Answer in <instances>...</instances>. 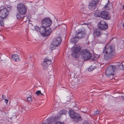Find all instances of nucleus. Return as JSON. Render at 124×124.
I'll use <instances>...</instances> for the list:
<instances>
[{"instance_id": "1", "label": "nucleus", "mask_w": 124, "mask_h": 124, "mask_svg": "<svg viewBox=\"0 0 124 124\" xmlns=\"http://www.w3.org/2000/svg\"><path fill=\"white\" fill-rule=\"evenodd\" d=\"M102 53L104 54V59L106 61H109L112 59L116 54L115 47L107 45L103 49Z\"/></svg>"}, {"instance_id": "2", "label": "nucleus", "mask_w": 124, "mask_h": 124, "mask_svg": "<svg viewBox=\"0 0 124 124\" xmlns=\"http://www.w3.org/2000/svg\"><path fill=\"white\" fill-rule=\"evenodd\" d=\"M34 29L37 31L39 32L41 35L44 37L48 36L52 32L51 29H47V28L43 26L40 28L37 26H35Z\"/></svg>"}, {"instance_id": "3", "label": "nucleus", "mask_w": 124, "mask_h": 124, "mask_svg": "<svg viewBox=\"0 0 124 124\" xmlns=\"http://www.w3.org/2000/svg\"><path fill=\"white\" fill-rule=\"evenodd\" d=\"M80 53L82 58L85 61L89 60L92 57L91 54L87 49H84Z\"/></svg>"}, {"instance_id": "4", "label": "nucleus", "mask_w": 124, "mask_h": 124, "mask_svg": "<svg viewBox=\"0 0 124 124\" xmlns=\"http://www.w3.org/2000/svg\"><path fill=\"white\" fill-rule=\"evenodd\" d=\"M52 21L51 19L49 17H47L43 19L41 22L42 26H43L47 29H51L50 26L51 25Z\"/></svg>"}, {"instance_id": "5", "label": "nucleus", "mask_w": 124, "mask_h": 124, "mask_svg": "<svg viewBox=\"0 0 124 124\" xmlns=\"http://www.w3.org/2000/svg\"><path fill=\"white\" fill-rule=\"evenodd\" d=\"M17 9L19 13L22 15H25L27 10L24 5L22 3L18 4L17 6Z\"/></svg>"}, {"instance_id": "6", "label": "nucleus", "mask_w": 124, "mask_h": 124, "mask_svg": "<svg viewBox=\"0 0 124 124\" xmlns=\"http://www.w3.org/2000/svg\"><path fill=\"white\" fill-rule=\"evenodd\" d=\"M81 48V46H78L75 47L73 49L71 54L72 57L75 58H78L79 56L80 51Z\"/></svg>"}, {"instance_id": "7", "label": "nucleus", "mask_w": 124, "mask_h": 124, "mask_svg": "<svg viewBox=\"0 0 124 124\" xmlns=\"http://www.w3.org/2000/svg\"><path fill=\"white\" fill-rule=\"evenodd\" d=\"M115 69L112 65H109L107 67L105 71V73L108 77L114 75V73Z\"/></svg>"}, {"instance_id": "8", "label": "nucleus", "mask_w": 124, "mask_h": 124, "mask_svg": "<svg viewBox=\"0 0 124 124\" xmlns=\"http://www.w3.org/2000/svg\"><path fill=\"white\" fill-rule=\"evenodd\" d=\"M9 13L8 10L6 8L3 9L0 8V17L1 18H5L7 17Z\"/></svg>"}, {"instance_id": "9", "label": "nucleus", "mask_w": 124, "mask_h": 124, "mask_svg": "<svg viewBox=\"0 0 124 124\" xmlns=\"http://www.w3.org/2000/svg\"><path fill=\"white\" fill-rule=\"evenodd\" d=\"M98 28L101 30H105L108 28V25L105 21L101 20L98 23Z\"/></svg>"}, {"instance_id": "10", "label": "nucleus", "mask_w": 124, "mask_h": 124, "mask_svg": "<svg viewBox=\"0 0 124 124\" xmlns=\"http://www.w3.org/2000/svg\"><path fill=\"white\" fill-rule=\"evenodd\" d=\"M99 0H93L89 3L88 5L89 8L91 10H94Z\"/></svg>"}, {"instance_id": "11", "label": "nucleus", "mask_w": 124, "mask_h": 124, "mask_svg": "<svg viewBox=\"0 0 124 124\" xmlns=\"http://www.w3.org/2000/svg\"><path fill=\"white\" fill-rule=\"evenodd\" d=\"M101 17L105 20H109L111 17L109 15V12L107 11L103 10L101 12Z\"/></svg>"}, {"instance_id": "12", "label": "nucleus", "mask_w": 124, "mask_h": 124, "mask_svg": "<svg viewBox=\"0 0 124 124\" xmlns=\"http://www.w3.org/2000/svg\"><path fill=\"white\" fill-rule=\"evenodd\" d=\"M51 63V59H49L48 57H46L44 60L42 64L43 68L44 69L47 68L48 65Z\"/></svg>"}, {"instance_id": "13", "label": "nucleus", "mask_w": 124, "mask_h": 124, "mask_svg": "<svg viewBox=\"0 0 124 124\" xmlns=\"http://www.w3.org/2000/svg\"><path fill=\"white\" fill-rule=\"evenodd\" d=\"M62 41V39L59 37H57L53 39V44L56 46H58L60 45Z\"/></svg>"}, {"instance_id": "14", "label": "nucleus", "mask_w": 124, "mask_h": 124, "mask_svg": "<svg viewBox=\"0 0 124 124\" xmlns=\"http://www.w3.org/2000/svg\"><path fill=\"white\" fill-rule=\"evenodd\" d=\"M93 31V33L95 37H99L102 34L101 31V30L99 28L94 29Z\"/></svg>"}, {"instance_id": "15", "label": "nucleus", "mask_w": 124, "mask_h": 124, "mask_svg": "<svg viewBox=\"0 0 124 124\" xmlns=\"http://www.w3.org/2000/svg\"><path fill=\"white\" fill-rule=\"evenodd\" d=\"M86 34V32L85 31H80L77 32L76 35V36L78 37L79 39H82L85 37Z\"/></svg>"}, {"instance_id": "16", "label": "nucleus", "mask_w": 124, "mask_h": 124, "mask_svg": "<svg viewBox=\"0 0 124 124\" xmlns=\"http://www.w3.org/2000/svg\"><path fill=\"white\" fill-rule=\"evenodd\" d=\"M72 119H73L76 122H78L80 121H81L82 119L79 114L76 113L73 118H72Z\"/></svg>"}, {"instance_id": "17", "label": "nucleus", "mask_w": 124, "mask_h": 124, "mask_svg": "<svg viewBox=\"0 0 124 124\" xmlns=\"http://www.w3.org/2000/svg\"><path fill=\"white\" fill-rule=\"evenodd\" d=\"M55 117L53 116H51L49 117L47 120V122L49 124H50L52 122L54 121Z\"/></svg>"}, {"instance_id": "18", "label": "nucleus", "mask_w": 124, "mask_h": 124, "mask_svg": "<svg viewBox=\"0 0 124 124\" xmlns=\"http://www.w3.org/2000/svg\"><path fill=\"white\" fill-rule=\"evenodd\" d=\"M13 60L16 61H18L20 60V59L19 58L18 55L17 54H13L12 57Z\"/></svg>"}, {"instance_id": "19", "label": "nucleus", "mask_w": 124, "mask_h": 124, "mask_svg": "<svg viewBox=\"0 0 124 124\" xmlns=\"http://www.w3.org/2000/svg\"><path fill=\"white\" fill-rule=\"evenodd\" d=\"M68 113L70 117L72 119V118L74 117V116L77 113L73 110H71L69 111Z\"/></svg>"}, {"instance_id": "20", "label": "nucleus", "mask_w": 124, "mask_h": 124, "mask_svg": "<svg viewBox=\"0 0 124 124\" xmlns=\"http://www.w3.org/2000/svg\"><path fill=\"white\" fill-rule=\"evenodd\" d=\"M78 40L79 38L76 36V35L73 38H72L71 39V42L75 44L77 43Z\"/></svg>"}, {"instance_id": "21", "label": "nucleus", "mask_w": 124, "mask_h": 124, "mask_svg": "<svg viewBox=\"0 0 124 124\" xmlns=\"http://www.w3.org/2000/svg\"><path fill=\"white\" fill-rule=\"evenodd\" d=\"M94 15L95 16L101 17V12L98 10H96L94 11Z\"/></svg>"}, {"instance_id": "22", "label": "nucleus", "mask_w": 124, "mask_h": 124, "mask_svg": "<svg viewBox=\"0 0 124 124\" xmlns=\"http://www.w3.org/2000/svg\"><path fill=\"white\" fill-rule=\"evenodd\" d=\"M67 111L65 109H62L60 111L59 113L60 115V116H61V115H65Z\"/></svg>"}, {"instance_id": "23", "label": "nucleus", "mask_w": 124, "mask_h": 124, "mask_svg": "<svg viewBox=\"0 0 124 124\" xmlns=\"http://www.w3.org/2000/svg\"><path fill=\"white\" fill-rule=\"evenodd\" d=\"M116 65H113V66L114 67V68H115V69H116L119 66H120V65L122 64V62H121V63L118 62L116 63Z\"/></svg>"}, {"instance_id": "24", "label": "nucleus", "mask_w": 124, "mask_h": 124, "mask_svg": "<svg viewBox=\"0 0 124 124\" xmlns=\"http://www.w3.org/2000/svg\"><path fill=\"white\" fill-rule=\"evenodd\" d=\"M119 66L118 68H117L116 69H117L119 70H124V65L122 63Z\"/></svg>"}, {"instance_id": "25", "label": "nucleus", "mask_w": 124, "mask_h": 124, "mask_svg": "<svg viewBox=\"0 0 124 124\" xmlns=\"http://www.w3.org/2000/svg\"><path fill=\"white\" fill-rule=\"evenodd\" d=\"M53 44V43L52 44H51L50 46V49L51 50H53L54 49H55L56 47H57L56 46H55Z\"/></svg>"}, {"instance_id": "26", "label": "nucleus", "mask_w": 124, "mask_h": 124, "mask_svg": "<svg viewBox=\"0 0 124 124\" xmlns=\"http://www.w3.org/2000/svg\"><path fill=\"white\" fill-rule=\"evenodd\" d=\"M35 94L38 96L39 95V94H40L41 95H43V94L42 93H41V91L40 90H39L36 91L35 93Z\"/></svg>"}, {"instance_id": "27", "label": "nucleus", "mask_w": 124, "mask_h": 124, "mask_svg": "<svg viewBox=\"0 0 124 124\" xmlns=\"http://www.w3.org/2000/svg\"><path fill=\"white\" fill-rule=\"evenodd\" d=\"M3 18H1L0 19V25L1 27H3L4 26V23L3 20Z\"/></svg>"}, {"instance_id": "28", "label": "nucleus", "mask_w": 124, "mask_h": 124, "mask_svg": "<svg viewBox=\"0 0 124 124\" xmlns=\"http://www.w3.org/2000/svg\"><path fill=\"white\" fill-rule=\"evenodd\" d=\"M96 67H93L92 66L90 67L89 68L88 70L90 71H93V70L95 69Z\"/></svg>"}, {"instance_id": "29", "label": "nucleus", "mask_w": 124, "mask_h": 124, "mask_svg": "<svg viewBox=\"0 0 124 124\" xmlns=\"http://www.w3.org/2000/svg\"><path fill=\"white\" fill-rule=\"evenodd\" d=\"M108 4L107 3V4L105 5V8L106 9L108 10L109 9V8L108 6Z\"/></svg>"}, {"instance_id": "30", "label": "nucleus", "mask_w": 124, "mask_h": 124, "mask_svg": "<svg viewBox=\"0 0 124 124\" xmlns=\"http://www.w3.org/2000/svg\"><path fill=\"white\" fill-rule=\"evenodd\" d=\"M54 29L56 28V27L58 26H59V25L57 23H56L54 24Z\"/></svg>"}, {"instance_id": "31", "label": "nucleus", "mask_w": 124, "mask_h": 124, "mask_svg": "<svg viewBox=\"0 0 124 124\" xmlns=\"http://www.w3.org/2000/svg\"><path fill=\"white\" fill-rule=\"evenodd\" d=\"M32 99L31 97H29L27 98V100L28 101H32Z\"/></svg>"}, {"instance_id": "32", "label": "nucleus", "mask_w": 124, "mask_h": 124, "mask_svg": "<svg viewBox=\"0 0 124 124\" xmlns=\"http://www.w3.org/2000/svg\"><path fill=\"white\" fill-rule=\"evenodd\" d=\"M99 112V111H98L97 110H95L94 111V114L95 115H98V114Z\"/></svg>"}, {"instance_id": "33", "label": "nucleus", "mask_w": 124, "mask_h": 124, "mask_svg": "<svg viewBox=\"0 0 124 124\" xmlns=\"http://www.w3.org/2000/svg\"><path fill=\"white\" fill-rule=\"evenodd\" d=\"M17 19H20L21 18V17L19 14H17L16 15Z\"/></svg>"}, {"instance_id": "34", "label": "nucleus", "mask_w": 124, "mask_h": 124, "mask_svg": "<svg viewBox=\"0 0 124 124\" xmlns=\"http://www.w3.org/2000/svg\"><path fill=\"white\" fill-rule=\"evenodd\" d=\"M54 124H64L63 123H62L61 122H57L56 123H55Z\"/></svg>"}, {"instance_id": "35", "label": "nucleus", "mask_w": 124, "mask_h": 124, "mask_svg": "<svg viewBox=\"0 0 124 124\" xmlns=\"http://www.w3.org/2000/svg\"><path fill=\"white\" fill-rule=\"evenodd\" d=\"M4 100L5 103L7 104L8 102V100H7L5 99Z\"/></svg>"}, {"instance_id": "36", "label": "nucleus", "mask_w": 124, "mask_h": 124, "mask_svg": "<svg viewBox=\"0 0 124 124\" xmlns=\"http://www.w3.org/2000/svg\"><path fill=\"white\" fill-rule=\"evenodd\" d=\"M5 95H2V98L3 99H5Z\"/></svg>"}, {"instance_id": "37", "label": "nucleus", "mask_w": 124, "mask_h": 124, "mask_svg": "<svg viewBox=\"0 0 124 124\" xmlns=\"http://www.w3.org/2000/svg\"><path fill=\"white\" fill-rule=\"evenodd\" d=\"M57 119H59V118H60V116H59L58 115V116H57Z\"/></svg>"}, {"instance_id": "38", "label": "nucleus", "mask_w": 124, "mask_h": 124, "mask_svg": "<svg viewBox=\"0 0 124 124\" xmlns=\"http://www.w3.org/2000/svg\"><path fill=\"white\" fill-rule=\"evenodd\" d=\"M122 97L123 99L124 100V94L122 96Z\"/></svg>"}, {"instance_id": "39", "label": "nucleus", "mask_w": 124, "mask_h": 124, "mask_svg": "<svg viewBox=\"0 0 124 124\" xmlns=\"http://www.w3.org/2000/svg\"><path fill=\"white\" fill-rule=\"evenodd\" d=\"M8 8H11V6H9V7H8Z\"/></svg>"}, {"instance_id": "40", "label": "nucleus", "mask_w": 124, "mask_h": 124, "mask_svg": "<svg viewBox=\"0 0 124 124\" xmlns=\"http://www.w3.org/2000/svg\"><path fill=\"white\" fill-rule=\"evenodd\" d=\"M85 24V25H87V23H84V24H81L82 25H83V24Z\"/></svg>"}, {"instance_id": "41", "label": "nucleus", "mask_w": 124, "mask_h": 124, "mask_svg": "<svg viewBox=\"0 0 124 124\" xmlns=\"http://www.w3.org/2000/svg\"><path fill=\"white\" fill-rule=\"evenodd\" d=\"M123 28H124V23H123Z\"/></svg>"}, {"instance_id": "42", "label": "nucleus", "mask_w": 124, "mask_h": 124, "mask_svg": "<svg viewBox=\"0 0 124 124\" xmlns=\"http://www.w3.org/2000/svg\"><path fill=\"white\" fill-rule=\"evenodd\" d=\"M14 116V117H15V118H16V116Z\"/></svg>"}]
</instances>
